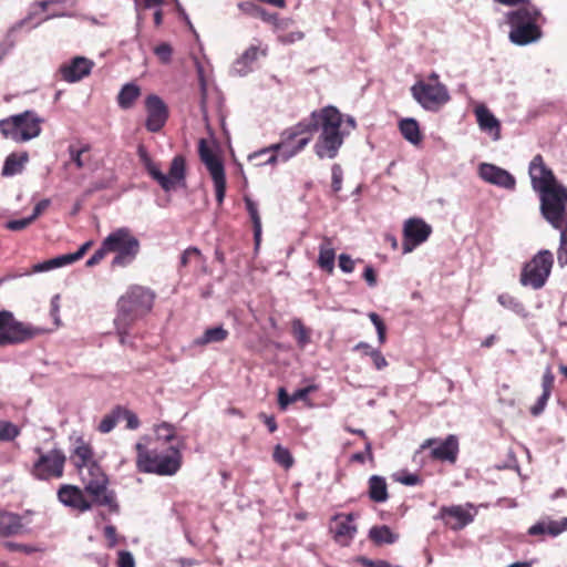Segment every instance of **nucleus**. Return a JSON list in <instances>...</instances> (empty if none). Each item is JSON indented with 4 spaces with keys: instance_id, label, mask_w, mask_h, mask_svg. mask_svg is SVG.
<instances>
[{
    "instance_id": "nucleus-23",
    "label": "nucleus",
    "mask_w": 567,
    "mask_h": 567,
    "mask_svg": "<svg viewBox=\"0 0 567 567\" xmlns=\"http://www.w3.org/2000/svg\"><path fill=\"white\" fill-rule=\"evenodd\" d=\"M355 515L350 513L347 515L337 514L332 520L336 526L332 528L333 538L336 542L347 545L352 540L357 534V526L354 524Z\"/></svg>"
},
{
    "instance_id": "nucleus-3",
    "label": "nucleus",
    "mask_w": 567,
    "mask_h": 567,
    "mask_svg": "<svg viewBox=\"0 0 567 567\" xmlns=\"http://www.w3.org/2000/svg\"><path fill=\"white\" fill-rule=\"evenodd\" d=\"M505 21L509 25L508 39L516 45L525 47L536 43L543 37L540 24L545 18L540 9L533 3L508 11L505 14Z\"/></svg>"
},
{
    "instance_id": "nucleus-4",
    "label": "nucleus",
    "mask_w": 567,
    "mask_h": 567,
    "mask_svg": "<svg viewBox=\"0 0 567 567\" xmlns=\"http://www.w3.org/2000/svg\"><path fill=\"white\" fill-rule=\"evenodd\" d=\"M137 155L148 175L158 183L164 192L168 193L177 187L186 186V164L183 156H175L171 162L168 174H164L157 164L152 161L143 145L137 147Z\"/></svg>"
},
{
    "instance_id": "nucleus-11",
    "label": "nucleus",
    "mask_w": 567,
    "mask_h": 567,
    "mask_svg": "<svg viewBox=\"0 0 567 567\" xmlns=\"http://www.w3.org/2000/svg\"><path fill=\"white\" fill-rule=\"evenodd\" d=\"M554 255L548 249L539 250L525 266L520 274V284L535 290L543 288L550 276Z\"/></svg>"
},
{
    "instance_id": "nucleus-7",
    "label": "nucleus",
    "mask_w": 567,
    "mask_h": 567,
    "mask_svg": "<svg viewBox=\"0 0 567 567\" xmlns=\"http://www.w3.org/2000/svg\"><path fill=\"white\" fill-rule=\"evenodd\" d=\"M42 118L33 111H25L0 121V131L6 138L17 143L35 138L41 133Z\"/></svg>"
},
{
    "instance_id": "nucleus-31",
    "label": "nucleus",
    "mask_w": 567,
    "mask_h": 567,
    "mask_svg": "<svg viewBox=\"0 0 567 567\" xmlns=\"http://www.w3.org/2000/svg\"><path fill=\"white\" fill-rule=\"evenodd\" d=\"M228 331L223 326L207 328L202 336L192 341V347H205L212 343H220L228 337Z\"/></svg>"
},
{
    "instance_id": "nucleus-5",
    "label": "nucleus",
    "mask_w": 567,
    "mask_h": 567,
    "mask_svg": "<svg viewBox=\"0 0 567 567\" xmlns=\"http://www.w3.org/2000/svg\"><path fill=\"white\" fill-rule=\"evenodd\" d=\"M78 472L84 485V489L92 496L93 503L100 506H106L111 512L117 513L120 507L116 502L115 492L109 488V477L103 472L102 467L95 463Z\"/></svg>"
},
{
    "instance_id": "nucleus-52",
    "label": "nucleus",
    "mask_w": 567,
    "mask_h": 567,
    "mask_svg": "<svg viewBox=\"0 0 567 567\" xmlns=\"http://www.w3.org/2000/svg\"><path fill=\"white\" fill-rule=\"evenodd\" d=\"M172 47L168 43H161L154 49V53L163 63H168L172 58Z\"/></svg>"
},
{
    "instance_id": "nucleus-19",
    "label": "nucleus",
    "mask_w": 567,
    "mask_h": 567,
    "mask_svg": "<svg viewBox=\"0 0 567 567\" xmlns=\"http://www.w3.org/2000/svg\"><path fill=\"white\" fill-rule=\"evenodd\" d=\"M478 176L486 183L513 190L516 187L515 177L506 169L489 163L478 165Z\"/></svg>"
},
{
    "instance_id": "nucleus-50",
    "label": "nucleus",
    "mask_w": 567,
    "mask_h": 567,
    "mask_svg": "<svg viewBox=\"0 0 567 567\" xmlns=\"http://www.w3.org/2000/svg\"><path fill=\"white\" fill-rule=\"evenodd\" d=\"M135 449L137 451V460H136V464H137V468L143 472L144 471V465H146V462L148 461L151 454L153 453V451H148L146 449V446L142 443H136L135 445Z\"/></svg>"
},
{
    "instance_id": "nucleus-37",
    "label": "nucleus",
    "mask_w": 567,
    "mask_h": 567,
    "mask_svg": "<svg viewBox=\"0 0 567 567\" xmlns=\"http://www.w3.org/2000/svg\"><path fill=\"white\" fill-rule=\"evenodd\" d=\"M141 90L140 87L134 83H126L121 89L118 95H117V103L120 107L127 110L132 107L135 100L140 96Z\"/></svg>"
},
{
    "instance_id": "nucleus-49",
    "label": "nucleus",
    "mask_w": 567,
    "mask_h": 567,
    "mask_svg": "<svg viewBox=\"0 0 567 567\" xmlns=\"http://www.w3.org/2000/svg\"><path fill=\"white\" fill-rule=\"evenodd\" d=\"M122 419L126 421V427L130 430H136L140 426L137 415L134 412L120 406V420Z\"/></svg>"
},
{
    "instance_id": "nucleus-36",
    "label": "nucleus",
    "mask_w": 567,
    "mask_h": 567,
    "mask_svg": "<svg viewBox=\"0 0 567 567\" xmlns=\"http://www.w3.org/2000/svg\"><path fill=\"white\" fill-rule=\"evenodd\" d=\"M400 132L403 137L409 141L413 145H417L421 143L422 136L420 132V126L416 120L414 118H404L400 122Z\"/></svg>"
},
{
    "instance_id": "nucleus-28",
    "label": "nucleus",
    "mask_w": 567,
    "mask_h": 567,
    "mask_svg": "<svg viewBox=\"0 0 567 567\" xmlns=\"http://www.w3.org/2000/svg\"><path fill=\"white\" fill-rule=\"evenodd\" d=\"M567 530V517L560 520H540L536 524L532 525L528 528V535L530 536H540L548 534L553 537L560 535L563 532Z\"/></svg>"
},
{
    "instance_id": "nucleus-57",
    "label": "nucleus",
    "mask_w": 567,
    "mask_h": 567,
    "mask_svg": "<svg viewBox=\"0 0 567 567\" xmlns=\"http://www.w3.org/2000/svg\"><path fill=\"white\" fill-rule=\"evenodd\" d=\"M200 251L196 247L187 248L181 256V265L187 266L192 259L199 258Z\"/></svg>"
},
{
    "instance_id": "nucleus-53",
    "label": "nucleus",
    "mask_w": 567,
    "mask_h": 567,
    "mask_svg": "<svg viewBox=\"0 0 567 567\" xmlns=\"http://www.w3.org/2000/svg\"><path fill=\"white\" fill-rule=\"evenodd\" d=\"M550 392L543 391L542 395L538 398L537 402L530 408V413L534 416H538L542 414L546 408V404L549 400Z\"/></svg>"
},
{
    "instance_id": "nucleus-2",
    "label": "nucleus",
    "mask_w": 567,
    "mask_h": 567,
    "mask_svg": "<svg viewBox=\"0 0 567 567\" xmlns=\"http://www.w3.org/2000/svg\"><path fill=\"white\" fill-rule=\"evenodd\" d=\"M155 293L145 287L133 286L117 301V316L114 320L120 341L125 343L130 326L148 313L154 303Z\"/></svg>"
},
{
    "instance_id": "nucleus-62",
    "label": "nucleus",
    "mask_w": 567,
    "mask_h": 567,
    "mask_svg": "<svg viewBox=\"0 0 567 567\" xmlns=\"http://www.w3.org/2000/svg\"><path fill=\"white\" fill-rule=\"evenodd\" d=\"M554 374L551 373L550 368L548 367L546 371L544 372L543 380H542V388L545 392H550L554 386Z\"/></svg>"
},
{
    "instance_id": "nucleus-43",
    "label": "nucleus",
    "mask_w": 567,
    "mask_h": 567,
    "mask_svg": "<svg viewBox=\"0 0 567 567\" xmlns=\"http://www.w3.org/2000/svg\"><path fill=\"white\" fill-rule=\"evenodd\" d=\"M91 150L89 144H84L80 148L75 147L74 145H70L68 147V152L70 155L71 161L75 164L76 168H83L84 167V161L82 158V155L84 153H87Z\"/></svg>"
},
{
    "instance_id": "nucleus-47",
    "label": "nucleus",
    "mask_w": 567,
    "mask_h": 567,
    "mask_svg": "<svg viewBox=\"0 0 567 567\" xmlns=\"http://www.w3.org/2000/svg\"><path fill=\"white\" fill-rule=\"evenodd\" d=\"M343 179V172L339 164H333L331 167V188L334 193L341 190Z\"/></svg>"
},
{
    "instance_id": "nucleus-9",
    "label": "nucleus",
    "mask_w": 567,
    "mask_h": 567,
    "mask_svg": "<svg viewBox=\"0 0 567 567\" xmlns=\"http://www.w3.org/2000/svg\"><path fill=\"white\" fill-rule=\"evenodd\" d=\"M540 214L553 228L561 229L567 208V187L558 184L538 193Z\"/></svg>"
},
{
    "instance_id": "nucleus-24",
    "label": "nucleus",
    "mask_w": 567,
    "mask_h": 567,
    "mask_svg": "<svg viewBox=\"0 0 567 567\" xmlns=\"http://www.w3.org/2000/svg\"><path fill=\"white\" fill-rule=\"evenodd\" d=\"M259 55H266V49H260L257 45H250L245 52L234 62L231 72L236 75L244 76L252 71V64L258 60Z\"/></svg>"
},
{
    "instance_id": "nucleus-39",
    "label": "nucleus",
    "mask_w": 567,
    "mask_h": 567,
    "mask_svg": "<svg viewBox=\"0 0 567 567\" xmlns=\"http://www.w3.org/2000/svg\"><path fill=\"white\" fill-rule=\"evenodd\" d=\"M120 421V406H116L111 413L106 414L100 422L97 430L101 433H110Z\"/></svg>"
},
{
    "instance_id": "nucleus-27",
    "label": "nucleus",
    "mask_w": 567,
    "mask_h": 567,
    "mask_svg": "<svg viewBox=\"0 0 567 567\" xmlns=\"http://www.w3.org/2000/svg\"><path fill=\"white\" fill-rule=\"evenodd\" d=\"M24 525L19 514L1 511L0 512V536L9 537L22 534Z\"/></svg>"
},
{
    "instance_id": "nucleus-51",
    "label": "nucleus",
    "mask_w": 567,
    "mask_h": 567,
    "mask_svg": "<svg viewBox=\"0 0 567 567\" xmlns=\"http://www.w3.org/2000/svg\"><path fill=\"white\" fill-rule=\"evenodd\" d=\"M498 302L508 309H512L516 312L520 311L523 309V306L520 302H518L514 297H512L508 293H502L497 298Z\"/></svg>"
},
{
    "instance_id": "nucleus-30",
    "label": "nucleus",
    "mask_w": 567,
    "mask_h": 567,
    "mask_svg": "<svg viewBox=\"0 0 567 567\" xmlns=\"http://www.w3.org/2000/svg\"><path fill=\"white\" fill-rule=\"evenodd\" d=\"M369 539L378 546L395 544L400 535L393 532L388 525H375L369 530Z\"/></svg>"
},
{
    "instance_id": "nucleus-61",
    "label": "nucleus",
    "mask_w": 567,
    "mask_h": 567,
    "mask_svg": "<svg viewBox=\"0 0 567 567\" xmlns=\"http://www.w3.org/2000/svg\"><path fill=\"white\" fill-rule=\"evenodd\" d=\"M395 480L406 486L417 485L421 481L416 474H412V473H404L400 476H396Z\"/></svg>"
},
{
    "instance_id": "nucleus-33",
    "label": "nucleus",
    "mask_w": 567,
    "mask_h": 567,
    "mask_svg": "<svg viewBox=\"0 0 567 567\" xmlns=\"http://www.w3.org/2000/svg\"><path fill=\"white\" fill-rule=\"evenodd\" d=\"M28 159H29V156H28V153H25V152H23L19 155L16 153L8 155L4 161L1 175L4 177H11V176L20 174L23 171L24 165L28 162Z\"/></svg>"
},
{
    "instance_id": "nucleus-42",
    "label": "nucleus",
    "mask_w": 567,
    "mask_h": 567,
    "mask_svg": "<svg viewBox=\"0 0 567 567\" xmlns=\"http://www.w3.org/2000/svg\"><path fill=\"white\" fill-rule=\"evenodd\" d=\"M20 434L17 425L9 421L0 420V441H12Z\"/></svg>"
},
{
    "instance_id": "nucleus-38",
    "label": "nucleus",
    "mask_w": 567,
    "mask_h": 567,
    "mask_svg": "<svg viewBox=\"0 0 567 567\" xmlns=\"http://www.w3.org/2000/svg\"><path fill=\"white\" fill-rule=\"evenodd\" d=\"M246 208L249 213L254 226V238L258 245L261 236V219L258 213L257 204L249 197H245Z\"/></svg>"
},
{
    "instance_id": "nucleus-35",
    "label": "nucleus",
    "mask_w": 567,
    "mask_h": 567,
    "mask_svg": "<svg viewBox=\"0 0 567 567\" xmlns=\"http://www.w3.org/2000/svg\"><path fill=\"white\" fill-rule=\"evenodd\" d=\"M369 497L375 503H384L388 499V487L384 477L372 475L369 478Z\"/></svg>"
},
{
    "instance_id": "nucleus-18",
    "label": "nucleus",
    "mask_w": 567,
    "mask_h": 567,
    "mask_svg": "<svg viewBox=\"0 0 567 567\" xmlns=\"http://www.w3.org/2000/svg\"><path fill=\"white\" fill-rule=\"evenodd\" d=\"M431 450V456L439 461H447L450 463H454L458 453V441L455 435H449L444 441L439 442L436 439H427L424 441L420 451L425 449Z\"/></svg>"
},
{
    "instance_id": "nucleus-64",
    "label": "nucleus",
    "mask_w": 567,
    "mask_h": 567,
    "mask_svg": "<svg viewBox=\"0 0 567 567\" xmlns=\"http://www.w3.org/2000/svg\"><path fill=\"white\" fill-rule=\"evenodd\" d=\"M363 567H391V564L386 560H372L365 557L359 560Z\"/></svg>"
},
{
    "instance_id": "nucleus-21",
    "label": "nucleus",
    "mask_w": 567,
    "mask_h": 567,
    "mask_svg": "<svg viewBox=\"0 0 567 567\" xmlns=\"http://www.w3.org/2000/svg\"><path fill=\"white\" fill-rule=\"evenodd\" d=\"M94 66V62L84 56H75L60 66L62 79L69 83H75L87 76Z\"/></svg>"
},
{
    "instance_id": "nucleus-14",
    "label": "nucleus",
    "mask_w": 567,
    "mask_h": 567,
    "mask_svg": "<svg viewBox=\"0 0 567 567\" xmlns=\"http://www.w3.org/2000/svg\"><path fill=\"white\" fill-rule=\"evenodd\" d=\"M182 454L177 446H171L166 452L153 451L143 473L157 475H174L181 467Z\"/></svg>"
},
{
    "instance_id": "nucleus-22",
    "label": "nucleus",
    "mask_w": 567,
    "mask_h": 567,
    "mask_svg": "<svg viewBox=\"0 0 567 567\" xmlns=\"http://www.w3.org/2000/svg\"><path fill=\"white\" fill-rule=\"evenodd\" d=\"M58 498L64 506L81 513L92 508V503L85 498L83 491L74 485H62L58 491Z\"/></svg>"
},
{
    "instance_id": "nucleus-32",
    "label": "nucleus",
    "mask_w": 567,
    "mask_h": 567,
    "mask_svg": "<svg viewBox=\"0 0 567 567\" xmlns=\"http://www.w3.org/2000/svg\"><path fill=\"white\" fill-rule=\"evenodd\" d=\"M334 259L336 251L332 245V240L328 237H324L319 247L318 266L328 274H332L334 269Z\"/></svg>"
},
{
    "instance_id": "nucleus-6",
    "label": "nucleus",
    "mask_w": 567,
    "mask_h": 567,
    "mask_svg": "<svg viewBox=\"0 0 567 567\" xmlns=\"http://www.w3.org/2000/svg\"><path fill=\"white\" fill-rule=\"evenodd\" d=\"M103 244L104 248L107 250V254H115L111 262L113 268H125L132 265L141 249L140 240L127 227H121L110 233L103 239Z\"/></svg>"
},
{
    "instance_id": "nucleus-59",
    "label": "nucleus",
    "mask_w": 567,
    "mask_h": 567,
    "mask_svg": "<svg viewBox=\"0 0 567 567\" xmlns=\"http://www.w3.org/2000/svg\"><path fill=\"white\" fill-rule=\"evenodd\" d=\"M107 250L104 248V244H101V247L86 260L87 267L96 266L101 262V260L105 257Z\"/></svg>"
},
{
    "instance_id": "nucleus-8",
    "label": "nucleus",
    "mask_w": 567,
    "mask_h": 567,
    "mask_svg": "<svg viewBox=\"0 0 567 567\" xmlns=\"http://www.w3.org/2000/svg\"><path fill=\"white\" fill-rule=\"evenodd\" d=\"M310 141L311 136L295 138L291 134L284 131L279 143L271 144L268 147L257 151L249 155L248 158L249 161H254L260 156L269 154L266 161L257 163V165H275L278 162L285 163L300 153L310 143Z\"/></svg>"
},
{
    "instance_id": "nucleus-56",
    "label": "nucleus",
    "mask_w": 567,
    "mask_h": 567,
    "mask_svg": "<svg viewBox=\"0 0 567 567\" xmlns=\"http://www.w3.org/2000/svg\"><path fill=\"white\" fill-rule=\"evenodd\" d=\"M339 267L343 272L350 274L354 270V261L349 255L341 254L339 256Z\"/></svg>"
},
{
    "instance_id": "nucleus-34",
    "label": "nucleus",
    "mask_w": 567,
    "mask_h": 567,
    "mask_svg": "<svg viewBox=\"0 0 567 567\" xmlns=\"http://www.w3.org/2000/svg\"><path fill=\"white\" fill-rule=\"evenodd\" d=\"M318 111H313L309 118H305L297 123L296 125L285 130L288 134H291L295 138H300L301 136H310L313 131L318 130L319 117H315Z\"/></svg>"
},
{
    "instance_id": "nucleus-44",
    "label": "nucleus",
    "mask_w": 567,
    "mask_h": 567,
    "mask_svg": "<svg viewBox=\"0 0 567 567\" xmlns=\"http://www.w3.org/2000/svg\"><path fill=\"white\" fill-rule=\"evenodd\" d=\"M155 434L158 440L168 443L175 439V427L164 422L155 427Z\"/></svg>"
},
{
    "instance_id": "nucleus-17",
    "label": "nucleus",
    "mask_w": 567,
    "mask_h": 567,
    "mask_svg": "<svg viewBox=\"0 0 567 567\" xmlns=\"http://www.w3.org/2000/svg\"><path fill=\"white\" fill-rule=\"evenodd\" d=\"M475 515V507L471 503H466L465 506H443L440 511L441 518L444 519L445 524L453 530L463 529L474 520Z\"/></svg>"
},
{
    "instance_id": "nucleus-13",
    "label": "nucleus",
    "mask_w": 567,
    "mask_h": 567,
    "mask_svg": "<svg viewBox=\"0 0 567 567\" xmlns=\"http://www.w3.org/2000/svg\"><path fill=\"white\" fill-rule=\"evenodd\" d=\"M35 453L39 454V458L34 462L31 473L37 480L48 481L63 476L66 457L61 450L53 449L42 453L41 449L37 447Z\"/></svg>"
},
{
    "instance_id": "nucleus-54",
    "label": "nucleus",
    "mask_w": 567,
    "mask_h": 567,
    "mask_svg": "<svg viewBox=\"0 0 567 567\" xmlns=\"http://www.w3.org/2000/svg\"><path fill=\"white\" fill-rule=\"evenodd\" d=\"M30 224H32V220L30 219V217H25L22 219L9 220L8 223H6L4 227L12 231H19L27 228Z\"/></svg>"
},
{
    "instance_id": "nucleus-16",
    "label": "nucleus",
    "mask_w": 567,
    "mask_h": 567,
    "mask_svg": "<svg viewBox=\"0 0 567 567\" xmlns=\"http://www.w3.org/2000/svg\"><path fill=\"white\" fill-rule=\"evenodd\" d=\"M432 233L429 224L420 218H410L404 223L403 254L411 252L415 247L426 241Z\"/></svg>"
},
{
    "instance_id": "nucleus-10",
    "label": "nucleus",
    "mask_w": 567,
    "mask_h": 567,
    "mask_svg": "<svg viewBox=\"0 0 567 567\" xmlns=\"http://www.w3.org/2000/svg\"><path fill=\"white\" fill-rule=\"evenodd\" d=\"M43 332L41 328L17 320L9 310L0 311V346L22 343Z\"/></svg>"
},
{
    "instance_id": "nucleus-63",
    "label": "nucleus",
    "mask_w": 567,
    "mask_h": 567,
    "mask_svg": "<svg viewBox=\"0 0 567 567\" xmlns=\"http://www.w3.org/2000/svg\"><path fill=\"white\" fill-rule=\"evenodd\" d=\"M278 39L284 44H291L293 42L302 40L303 33L301 31H293L288 34L279 35Z\"/></svg>"
},
{
    "instance_id": "nucleus-48",
    "label": "nucleus",
    "mask_w": 567,
    "mask_h": 567,
    "mask_svg": "<svg viewBox=\"0 0 567 567\" xmlns=\"http://www.w3.org/2000/svg\"><path fill=\"white\" fill-rule=\"evenodd\" d=\"M369 319L371 320V322L375 327L379 342L381 344L384 343L385 342L386 328H385V324L383 323L382 319L375 312H370L369 313Z\"/></svg>"
},
{
    "instance_id": "nucleus-55",
    "label": "nucleus",
    "mask_w": 567,
    "mask_h": 567,
    "mask_svg": "<svg viewBox=\"0 0 567 567\" xmlns=\"http://www.w3.org/2000/svg\"><path fill=\"white\" fill-rule=\"evenodd\" d=\"M237 7L243 13L250 17H257L260 9L259 6L251 1H241L237 4Z\"/></svg>"
},
{
    "instance_id": "nucleus-58",
    "label": "nucleus",
    "mask_w": 567,
    "mask_h": 567,
    "mask_svg": "<svg viewBox=\"0 0 567 567\" xmlns=\"http://www.w3.org/2000/svg\"><path fill=\"white\" fill-rule=\"evenodd\" d=\"M118 567H135V560L130 551L121 550L118 553Z\"/></svg>"
},
{
    "instance_id": "nucleus-45",
    "label": "nucleus",
    "mask_w": 567,
    "mask_h": 567,
    "mask_svg": "<svg viewBox=\"0 0 567 567\" xmlns=\"http://www.w3.org/2000/svg\"><path fill=\"white\" fill-rule=\"evenodd\" d=\"M212 179L215 185V192H216V199L218 204H221L225 198L226 193V178H225V172L212 176Z\"/></svg>"
},
{
    "instance_id": "nucleus-29",
    "label": "nucleus",
    "mask_w": 567,
    "mask_h": 567,
    "mask_svg": "<svg viewBox=\"0 0 567 567\" xmlns=\"http://www.w3.org/2000/svg\"><path fill=\"white\" fill-rule=\"evenodd\" d=\"M198 152L202 162L207 167L210 176L225 172L223 162L214 154L212 148L207 145L206 141L202 138L199 141Z\"/></svg>"
},
{
    "instance_id": "nucleus-26",
    "label": "nucleus",
    "mask_w": 567,
    "mask_h": 567,
    "mask_svg": "<svg viewBox=\"0 0 567 567\" xmlns=\"http://www.w3.org/2000/svg\"><path fill=\"white\" fill-rule=\"evenodd\" d=\"M70 458L78 471L96 463L95 461H93L92 447L81 436H78L74 440V447L72 450Z\"/></svg>"
},
{
    "instance_id": "nucleus-40",
    "label": "nucleus",
    "mask_w": 567,
    "mask_h": 567,
    "mask_svg": "<svg viewBox=\"0 0 567 567\" xmlns=\"http://www.w3.org/2000/svg\"><path fill=\"white\" fill-rule=\"evenodd\" d=\"M274 460L285 468H289L293 464V457L289 450L279 444L275 446Z\"/></svg>"
},
{
    "instance_id": "nucleus-46",
    "label": "nucleus",
    "mask_w": 567,
    "mask_h": 567,
    "mask_svg": "<svg viewBox=\"0 0 567 567\" xmlns=\"http://www.w3.org/2000/svg\"><path fill=\"white\" fill-rule=\"evenodd\" d=\"M557 261L563 268L567 266V233L560 230L559 247L557 249Z\"/></svg>"
},
{
    "instance_id": "nucleus-1",
    "label": "nucleus",
    "mask_w": 567,
    "mask_h": 567,
    "mask_svg": "<svg viewBox=\"0 0 567 567\" xmlns=\"http://www.w3.org/2000/svg\"><path fill=\"white\" fill-rule=\"evenodd\" d=\"M316 116L319 117V136L313 145V152L320 159H333L338 156L344 138L355 130L357 122L353 116H344L331 105L318 110Z\"/></svg>"
},
{
    "instance_id": "nucleus-15",
    "label": "nucleus",
    "mask_w": 567,
    "mask_h": 567,
    "mask_svg": "<svg viewBox=\"0 0 567 567\" xmlns=\"http://www.w3.org/2000/svg\"><path fill=\"white\" fill-rule=\"evenodd\" d=\"M528 174L533 189L538 194L560 184L554 172L545 164L542 155H536L529 163Z\"/></svg>"
},
{
    "instance_id": "nucleus-20",
    "label": "nucleus",
    "mask_w": 567,
    "mask_h": 567,
    "mask_svg": "<svg viewBox=\"0 0 567 567\" xmlns=\"http://www.w3.org/2000/svg\"><path fill=\"white\" fill-rule=\"evenodd\" d=\"M145 107L147 112L146 128L153 133L158 132L168 117L166 104L159 96L151 94L145 100Z\"/></svg>"
},
{
    "instance_id": "nucleus-60",
    "label": "nucleus",
    "mask_w": 567,
    "mask_h": 567,
    "mask_svg": "<svg viewBox=\"0 0 567 567\" xmlns=\"http://www.w3.org/2000/svg\"><path fill=\"white\" fill-rule=\"evenodd\" d=\"M370 358L372 359V362H373V364H374L377 370L380 371V370L384 369L385 367H388V361L382 355L380 350L371 351L370 352Z\"/></svg>"
},
{
    "instance_id": "nucleus-41",
    "label": "nucleus",
    "mask_w": 567,
    "mask_h": 567,
    "mask_svg": "<svg viewBox=\"0 0 567 567\" xmlns=\"http://www.w3.org/2000/svg\"><path fill=\"white\" fill-rule=\"evenodd\" d=\"M292 331L301 348L306 347V344L310 342L309 332L300 319H295L292 321Z\"/></svg>"
},
{
    "instance_id": "nucleus-12",
    "label": "nucleus",
    "mask_w": 567,
    "mask_h": 567,
    "mask_svg": "<svg viewBox=\"0 0 567 567\" xmlns=\"http://www.w3.org/2000/svg\"><path fill=\"white\" fill-rule=\"evenodd\" d=\"M413 99L426 111L435 112L450 101V94L441 82L417 81L411 87Z\"/></svg>"
},
{
    "instance_id": "nucleus-25",
    "label": "nucleus",
    "mask_w": 567,
    "mask_h": 567,
    "mask_svg": "<svg viewBox=\"0 0 567 567\" xmlns=\"http://www.w3.org/2000/svg\"><path fill=\"white\" fill-rule=\"evenodd\" d=\"M475 115L480 128L491 134L494 141H498L501 138V124L494 114L485 105H478L475 109Z\"/></svg>"
}]
</instances>
